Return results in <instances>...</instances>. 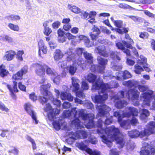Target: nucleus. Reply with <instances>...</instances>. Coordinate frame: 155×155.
<instances>
[{
    "mask_svg": "<svg viewBox=\"0 0 155 155\" xmlns=\"http://www.w3.org/2000/svg\"><path fill=\"white\" fill-rule=\"evenodd\" d=\"M114 25L117 28H120L123 26V21L121 20H116L114 22Z\"/></svg>",
    "mask_w": 155,
    "mask_h": 155,
    "instance_id": "obj_45",
    "label": "nucleus"
},
{
    "mask_svg": "<svg viewBox=\"0 0 155 155\" xmlns=\"http://www.w3.org/2000/svg\"><path fill=\"white\" fill-rule=\"evenodd\" d=\"M123 84L128 87L131 88L135 86L136 84V81L133 80H129L128 81H125L123 83Z\"/></svg>",
    "mask_w": 155,
    "mask_h": 155,
    "instance_id": "obj_33",
    "label": "nucleus"
},
{
    "mask_svg": "<svg viewBox=\"0 0 155 155\" xmlns=\"http://www.w3.org/2000/svg\"><path fill=\"white\" fill-rule=\"evenodd\" d=\"M5 18L7 20L12 21H17L20 19V17L18 15H15L13 14L6 16Z\"/></svg>",
    "mask_w": 155,
    "mask_h": 155,
    "instance_id": "obj_34",
    "label": "nucleus"
},
{
    "mask_svg": "<svg viewBox=\"0 0 155 155\" xmlns=\"http://www.w3.org/2000/svg\"><path fill=\"white\" fill-rule=\"evenodd\" d=\"M68 7L69 10L74 13L80 14L81 13V9L75 5L69 4L68 5Z\"/></svg>",
    "mask_w": 155,
    "mask_h": 155,
    "instance_id": "obj_27",
    "label": "nucleus"
},
{
    "mask_svg": "<svg viewBox=\"0 0 155 155\" xmlns=\"http://www.w3.org/2000/svg\"><path fill=\"white\" fill-rule=\"evenodd\" d=\"M83 55L84 58L88 63L90 64H92L93 63V58L91 54L88 53L87 51H85L83 53Z\"/></svg>",
    "mask_w": 155,
    "mask_h": 155,
    "instance_id": "obj_28",
    "label": "nucleus"
},
{
    "mask_svg": "<svg viewBox=\"0 0 155 155\" xmlns=\"http://www.w3.org/2000/svg\"><path fill=\"white\" fill-rule=\"evenodd\" d=\"M33 67L35 69L36 73L40 76H44L45 70L47 74L50 75L54 74V72L51 68L46 64L42 65L36 63L33 64Z\"/></svg>",
    "mask_w": 155,
    "mask_h": 155,
    "instance_id": "obj_5",
    "label": "nucleus"
},
{
    "mask_svg": "<svg viewBox=\"0 0 155 155\" xmlns=\"http://www.w3.org/2000/svg\"><path fill=\"white\" fill-rule=\"evenodd\" d=\"M71 106V103L68 102H64L62 104L63 107L65 109L69 108Z\"/></svg>",
    "mask_w": 155,
    "mask_h": 155,
    "instance_id": "obj_58",
    "label": "nucleus"
},
{
    "mask_svg": "<svg viewBox=\"0 0 155 155\" xmlns=\"http://www.w3.org/2000/svg\"><path fill=\"white\" fill-rule=\"evenodd\" d=\"M138 88L139 90L141 92H144L147 90L146 87L144 85H138Z\"/></svg>",
    "mask_w": 155,
    "mask_h": 155,
    "instance_id": "obj_62",
    "label": "nucleus"
},
{
    "mask_svg": "<svg viewBox=\"0 0 155 155\" xmlns=\"http://www.w3.org/2000/svg\"><path fill=\"white\" fill-rule=\"evenodd\" d=\"M54 127L57 130H59L61 128V126L58 121H54L52 123Z\"/></svg>",
    "mask_w": 155,
    "mask_h": 155,
    "instance_id": "obj_47",
    "label": "nucleus"
},
{
    "mask_svg": "<svg viewBox=\"0 0 155 155\" xmlns=\"http://www.w3.org/2000/svg\"><path fill=\"white\" fill-rule=\"evenodd\" d=\"M68 70L69 73L71 75H74L76 72L77 68L73 65H70L68 67Z\"/></svg>",
    "mask_w": 155,
    "mask_h": 155,
    "instance_id": "obj_37",
    "label": "nucleus"
},
{
    "mask_svg": "<svg viewBox=\"0 0 155 155\" xmlns=\"http://www.w3.org/2000/svg\"><path fill=\"white\" fill-rule=\"evenodd\" d=\"M146 128L140 132H136L138 136L142 138L144 137H148L150 135L155 134V122L150 121L146 125Z\"/></svg>",
    "mask_w": 155,
    "mask_h": 155,
    "instance_id": "obj_6",
    "label": "nucleus"
},
{
    "mask_svg": "<svg viewBox=\"0 0 155 155\" xmlns=\"http://www.w3.org/2000/svg\"><path fill=\"white\" fill-rule=\"evenodd\" d=\"M103 122L101 119H99L97 123V127L101 129L102 130H104L107 137L111 140H114L116 141L117 144H119V148L123 147L125 143L124 136L120 133L118 128L116 127L114 125H112L104 129L102 128Z\"/></svg>",
    "mask_w": 155,
    "mask_h": 155,
    "instance_id": "obj_1",
    "label": "nucleus"
},
{
    "mask_svg": "<svg viewBox=\"0 0 155 155\" xmlns=\"http://www.w3.org/2000/svg\"><path fill=\"white\" fill-rule=\"evenodd\" d=\"M71 32V33L74 34H77L79 31V29L76 27H74L70 30Z\"/></svg>",
    "mask_w": 155,
    "mask_h": 155,
    "instance_id": "obj_63",
    "label": "nucleus"
},
{
    "mask_svg": "<svg viewBox=\"0 0 155 155\" xmlns=\"http://www.w3.org/2000/svg\"><path fill=\"white\" fill-rule=\"evenodd\" d=\"M31 105L29 103H26L24 104V108L25 110L35 121V124H37L38 123V121L37 120L36 113L31 109Z\"/></svg>",
    "mask_w": 155,
    "mask_h": 155,
    "instance_id": "obj_12",
    "label": "nucleus"
},
{
    "mask_svg": "<svg viewBox=\"0 0 155 155\" xmlns=\"http://www.w3.org/2000/svg\"><path fill=\"white\" fill-rule=\"evenodd\" d=\"M76 107L72 108L71 111L69 110H64L62 114V117L64 118H66L69 117L71 115H73L74 117H77V114L78 112L77 110Z\"/></svg>",
    "mask_w": 155,
    "mask_h": 155,
    "instance_id": "obj_17",
    "label": "nucleus"
},
{
    "mask_svg": "<svg viewBox=\"0 0 155 155\" xmlns=\"http://www.w3.org/2000/svg\"><path fill=\"white\" fill-rule=\"evenodd\" d=\"M0 110L6 112H8L9 109L5 106V104L0 101Z\"/></svg>",
    "mask_w": 155,
    "mask_h": 155,
    "instance_id": "obj_43",
    "label": "nucleus"
},
{
    "mask_svg": "<svg viewBox=\"0 0 155 155\" xmlns=\"http://www.w3.org/2000/svg\"><path fill=\"white\" fill-rule=\"evenodd\" d=\"M26 139L30 141L31 143L33 149L35 150L36 149V145L34 140L30 136H27Z\"/></svg>",
    "mask_w": 155,
    "mask_h": 155,
    "instance_id": "obj_39",
    "label": "nucleus"
},
{
    "mask_svg": "<svg viewBox=\"0 0 155 155\" xmlns=\"http://www.w3.org/2000/svg\"><path fill=\"white\" fill-rule=\"evenodd\" d=\"M116 46L118 49L122 51H123L124 50H125V49L124 45L123 43H122L120 42H117L116 43Z\"/></svg>",
    "mask_w": 155,
    "mask_h": 155,
    "instance_id": "obj_44",
    "label": "nucleus"
},
{
    "mask_svg": "<svg viewBox=\"0 0 155 155\" xmlns=\"http://www.w3.org/2000/svg\"><path fill=\"white\" fill-rule=\"evenodd\" d=\"M52 102L54 104L56 105L57 107H60L61 105V103L60 100L55 99L53 100Z\"/></svg>",
    "mask_w": 155,
    "mask_h": 155,
    "instance_id": "obj_57",
    "label": "nucleus"
},
{
    "mask_svg": "<svg viewBox=\"0 0 155 155\" xmlns=\"http://www.w3.org/2000/svg\"><path fill=\"white\" fill-rule=\"evenodd\" d=\"M61 99L63 100H67L70 101L73 100L74 97L70 93H67L66 92H61L60 94Z\"/></svg>",
    "mask_w": 155,
    "mask_h": 155,
    "instance_id": "obj_23",
    "label": "nucleus"
},
{
    "mask_svg": "<svg viewBox=\"0 0 155 155\" xmlns=\"http://www.w3.org/2000/svg\"><path fill=\"white\" fill-rule=\"evenodd\" d=\"M68 136L69 138L66 140V141L68 143H70L69 140L70 139H71L74 140H75L78 139V130L75 132H71L68 134Z\"/></svg>",
    "mask_w": 155,
    "mask_h": 155,
    "instance_id": "obj_26",
    "label": "nucleus"
},
{
    "mask_svg": "<svg viewBox=\"0 0 155 155\" xmlns=\"http://www.w3.org/2000/svg\"><path fill=\"white\" fill-rule=\"evenodd\" d=\"M108 98V95L107 94H104L103 95H96L94 96L95 102L97 104L103 103Z\"/></svg>",
    "mask_w": 155,
    "mask_h": 155,
    "instance_id": "obj_19",
    "label": "nucleus"
},
{
    "mask_svg": "<svg viewBox=\"0 0 155 155\" xmlns=\"http://www.w3.org/2000/svg\"><path fill=\"white\" fill-rule=\"evenodd\" d=\"M119 86L118 83L114 81H111L108 83H104L102 79L98 78L93 85L95 90H101L102 93H104L107 90L115 88Z\"/></svg>",
    "mask_w": 155,
    "mask_h": 155,
    "instance_id": "obj_4",
    "label": "nucleus"
},
{
    "mask_svg": "<svg viewBox=\"0 0 155 155\" xmlns=\"http://www.w3.org/2000/svg\"><path fill=\"white\" fill-rule=\"evenodd\" d=\"M97 61L98 64L101 65V69H99V72L101 73H104V70L105 69V66L107 64L108 60L107 59L103 58L101 57H99L97 58Z\"/></svg>",
    "mask_w": 155,
    "mask_h": 155,
    "instance_id": "obj_15",
    "label": "nucleus"
},
{
    "mask_svg": "<svg viewBox=\"0 0 155 155\" xmlns=\"http://www.w3.org/2000/svg\"><path fill=\"white\" fill-rule=\"evenodd\" d=\"M71 80L72 85L74 87V90L75 92L79 90L80 87L79 85L77 82L78 80L74 77H72Z\"/></svg>",
    "mask_w": 155,
    "mask_h": 155,
    "instance_id": "obj_31",
    "label": "nucleus"
},
{
    "mask_svg": "<svg viewBox=\"0 0 155 155\" xmlns=\"http://www.w3.org/2000/svg\"><path fill=\"white\" fill-rule=\"evenodd\" d=\"M29 98L32 101H36L37 99V97L35 95L34 92H32L29 95Z\"/></svg>",
    "mask_w": 155,
    "mask_h": 155,
    "instance_id": "obj_59",
    "label": "nucleus"
},
{
    "mask_svg": "<svg viewBox=\"0 0 155 155\" xmlns=\"http://www.w3.org/2000/svg\"><path fill=\"white\" fill-rule=\"evenodd\" d=\"M9 72L6 69V66L3 64L0 65V76L3 78L7 76L9 74Z\"/></svg>",
    "mask_w": 155,
    "mask_h": 155,
    "instance_id": "obj_25",
    "label": "nucleus"
},
{
    "mask_svg": "<svg viewBox=\"0 0 155 155\" xmlns=\"http://www.w3.org/2000/svg\"><path fill=\"white\" fill-rule=\"evenodd\" d=\"M114 102L115 106L118 108L120 109L123 107L125 105L127 104V102L124 100H120L119 98H114Z\"/></svg>",
    "mask_w": 155,
    "mask_h": 155,
    "instance_id": "obj_20",
    "label": "nucleus"
},
{
    "mask_svg": "<svg viewBox=\"0 0 155 155\" xmlns=\"http://www.w3.org/2000/svg\"><path fill=\"white\" fill-rule=\"evenodd\" d=\"M28 72V68L27 66H25L22 68L20 70L13 74L12 79L14 80L13 81L12 86L9 84H6V86L9 91V94L11 97L14 100H16L17 96L16 93L19 91L17 88V82L16 81H21L23 79V75L27 74Z\"/></svg>",
    "mask_w": 155,
    "mask_h": 155,
    "instance_id": "obj_2",
    "label": "nucleus"
},
{
    "mask_svg": "<svg viewBox=\"0 0 155 155\" xmlns=\"http://www.w3.org/2000/svg\"><path fill=\"white\" fill-rule=\"evenodd\" d=\"M153 92L151 91H148L142 94L141 96V100L143 99L144 105L150 106L151 101L153 97Z\"/></svg>",
    "mask_w": 155,
    "mask_h": 155,
    "instance_id": "obj_9",
    "label": "nucleus"
},
{
    "mask_svg": "<svg viewBox=\"0 0 155 155\" xmlns=\"http://www.w3.org/2000/svg\"><path fill=\"white\" fill-rule=\"evenodd\" d=\"M84 142V141L77 144V147L80 150H85L90 155H98L99 154V153L97 152L96 150L92 151L90 148H88L87 145L85 144Z\"/></svg>",
    "mask_w": 155,
    "mask_h": 155,
    "instance_id": "obj_11",
    "label": "nucleus"
},
{
    "mask_svg": "<svg viewBox=\"0 0 155 155\" xmlns=\"http://www.w3.org/2000/svg\"><path fill=\"white\" fill-rule=\"evenodd\" d=\"M140 155H154L155 153V148L149 145L145 148V149L140 151Z\"/></svg>",
    "mask_w": 155,
    "mask_h": 155,
    "instance_id": "obj_14",
    "label": "nucleus"
},
{
    "mask_svg": "<svg viewBox=\"0 0 155 155\" xmlns=\"http://www.w3.org/2000/svg\"><path fill=\"white\" fill-rule=\"evenodd\" d=\"M140 118L141 120H144L150 115V112L147 109H143L139 111Z\"/></svg>",
    "mask_w": 155,
    "mask_h": 155,
    "instance_id": "obj_24",
    "label": "nucleus"
},
{
    "mask_svg": "<svg viewBox=\"0 0 155 155\" xmlns=\"http://www.w3.org/2000/svg\"><path fill=\"white\" fill-rule=\"evenodd\" d=\"M57 33L58 35V36L59 37H64L65 33V32L61 28L59 29L58 30Z\"/></svg>",
    "mask_w": 155,
    "mask_h": 155,
    "instance_id": "obj_56",
    "label": "nucleus"
},
{
    "mask_svg": "<svg viewBox=\"0 0 155 155\" xmlns=\"http://www.w3.org/2000/svg\"><path fill=\"white\" fill-rule=\"evenodd\" d=\"M19 151L17 148L14 147V149L12 150H9L8 152L10 153H13L15 155H18V154Z\"/></svg>",
    "mask_w": 155,
    "mask_h": 155,
    "instance_id": "obj_61",
    "label": "nucleus"
},
{
    "mask_svg": "<svg viewBox=\"0 0 155 155\" xmlns=\"http://www.w3.org/2000/svg\"><path fill=\"white\" fill-rule=\"evenodd\" d=\"M18 87L21 91H26V87L24 85L22 84L21 82H18Z\"/></svg>",
    "mask_w": 155,
    "mask_h": 155,
    "instance_id": "obj_53",
    "label": "nucleus"
},
{
    "mask_svg": "<svg viewBox=\"0 0 155 155\" xmlns=\"http://www.w3.org/2000/svg\"><path fill=\"white\" fill-rule=\"evenodd\" d=\"M78 115L71 122V124L74 125L77 129H81L83 126L81 125V122L78 118L81 117L82 119L84 120H88V122L85 125L86 127L88 129H91L94 126V115L92 114H85L83 109H81L79 111Z\"/></svg>",
    "mask_w": 155,
    "mask_h": 155,
    "instance_id": "obj_3",
    "label": "nucleus"
},
{
    "mask_svg": "<svg viewBox=\"0 0 155 155\" xmlns=\"http://www.w3.org/2000/svg\"><path fill=\"white\" fill-rule=\"evenodd\" d=\"M24 51L23 50L18 51L16 55V58L19 61H22L23 60L22 56L24 54Z\"/></svg>",
    "mask_w": 155,
    "mask_h": 155,
    "instance_id": "obj_40",
    "label": "nucleus"
},
{
    "mask_svg": "<svg viewBox=\"0 0 155 155\" xmlns=\"http://www.w3.org/2000/svg\"><path fill=\"white\" fill-rule=\"evenodd\" d=\"M51 87V84L48 83L46 84L42 85L40 87L41 94L45 96H48L49 92L48 90Z\"/></svg>",
    "mask_w": 155,
    "mask_h": 155,
    "instance_id": "obj_18",
    "label": "nucleus"
},
{
    "mask_svg": "<svg viewBox=\"0 0 155 155\" xmlns=\"http://www.w3.org/2000/svg\"><path fill=\"white\" fill-rule=\"evenodd\" d=\"M8 27L11 30L14 31H18L19 30V28L18 25H15L12 23H9Z\"/></svg>",
    "mask_w": 155,
    "mask_h": 155,
    "instance_id": "obj_36",
    "label": "nucleus"
},
{
    "mask_svg": "<svg viewBox=\"0 0 155 155\" xmlns=\"http://www.w3.org/2000/svg\"><path fill=\"white\" fill-rule=\"evenodd\" d=\"M91 30L92 31L90 33V36L92 40L96 41L101 33L100 30L95 25H94Z\"/></svg>",
    "mask_w": 155,
    "mask_h": 155,
    "instance_id": "obj_16",
    "label": "nucleus"
},
{
    "mask_svg": "<svg viewBox=\"0 0 155 155\" xmlns=\"http://www.w3.org/2000/svg\"><path fill=\"white\" fill-rule=\"evenodd\" d=\"M114 116L116 117H117L118 122H120V121H121V118L122 117V116H121L119 112H114Z\"/></svg>",
    "mask_w": 155,
    "mask_h": 155,
    "instance_id": "obj_52",
    "label": "nucleus"
},
{
    "mask_svg": "<svg viewBox=\"0 0 155 155\" xmlns=\"http://www.w3.org/2000/svg\"><path fill=\"white\" fill-rule=\"evenodd\" d=\"M71 28V25L70 23L64 25L63 28L65 31H68Z\"/></svg>",
    "mask_w": 155,
    "mask_h": 155,
    "instance_id": "obj_49",
    "label": "nucleus"
},
{
    "mask_svg": "<svg viewBox=\"0 0 155 155\" xmlns=\"http://www.w3.org/2000/svg\"><path fill=\"white\" fill-rule=\"evenodd\" d=\"M63 56V54L60 50L56 49L55 50L54 56V58L55 60L58 61L62 58Z\"/></svg>",
    "mask_w": 155,
    "mask_h": 155,
    "instance_id": "obj_32",
    "label": "nucleus"
},
{
    "mask_svg": "<svg viewBox=\"0 0 155 155\" xmlns=\"http://www.w3.org/2000/svg\"><path fill=\"white\" fill-rule=\"evenodd\" d=\"M97 109L98 115L102 117H104L106 115L109 114V112L110 110V108L105 104L98 106Z\"/></svg>",
    "mask_w": 155,
    "mask_h": 155,
    "instance_id": "obj_13",
    "label": "nucleus"
},
{
    "mask_svg": "<svg viewBox=\"0 0 155 155\" xmlns=\"http://www.w3.org/2000/svg\"><path fill=\"white\" fill-rule=\"evenodd\" d=\"M66 37L68 40H72L75 39L76 37L69 32H67L65 34Z\"/></svg>",
    "mask_w": 155,
    "mask_h": 155,
    "instance_id": "obj_51",
    "label": "nucleus"
},
{
    "mask_svg": "<svg viewBox=\"0 0 155 155\" xmlns=\"http://www.w3.org/2000/svg\"><path fill=\"white\" fill-rule=\"evenodd\" d=\"M122 42L124 45V46H125L127 48L130 49L133 48V47L132 45V44L134 43L133 40H131V41H122Z\"/></svg>",
    "mask_w": 155,
    "mask_h": 155,
    "instance_id": "obj_38",
    "label": "nucleus"
},
{
    "mask_svg": "<svg viewBox=\"0 0 155 155\" xmlns=\"http://www.w3.org/2000/svg\"><path fill=\"white\" fill-rule=\"evenodd\" d=\"M95 51L104 57H107L108 56V55L107 51L104 49H102L100 46L96 47L95 49Z\"/></svg>",
    "mask_w": 155,
    "mask_h": 155,
    "instance_id": "obj_29",
    "label": "nucleus"
},
{
    "mask_svg": "<svg viewBox=\"0 0 155 155\" xmlns=\"http://www.w3.org/2000/svg\"><path fill=\"white\" fill-rule=\"evenodd\" d=\"M44 110L46 112L49 111L47 115L48 119L50 121H53L54 118H56V116L58 115L60 113L59 110L57 108L55 109L52 108L51 105L49 103L46 104Z\"/></svg>",
    "mask_w": 155,
    "mask_h": 155,
    "instance_id": "obj_7",
    "label": "nucleus"
},
{
    "mask_svg": "<svg viewBox=\"0 0 155 155\" xmlns=\"http://www.w3.org/2000/svg\"><path fill=\"white\" fill-rule=\"evenodd\" d=\"M38 100L41 104H43L47 102L48 99L44 97L40 96L38 97Z\"/></svg>",
    "mask_w": 155,
    "mask_h": 155,
    "instance_id": "obj_48",
    "label": "nucleus"
},
{
    "mask_svg": "<svg viewBox=\"0 0 155 155\" xmlns=\"http://www.w3.org/2000/svg\"><path fill=\"white\" fill-rule=\"evenodd\" d=\"M16 53L15 51L12 50H9L6 52L3 58L7 61H10L13 59Z\"/></svg>",
    "mask_w": 155,
    "mask_h": 155,
    "instance_id": "obj_21",
    "label": "nucleus"
},
{
    "mask_svg": "<svg viewBox=\"0 0 155 155\" xmlns=\"http://www.w3.org/2000/svg\"><path fill=\"white\" fill-rule=\"evenodd\" d=\"M78 139H85L87 138L88 134L86 131L84 130H78Z\"/></svg>",
    "mask_w": 155,
    "mask_h": 155,
    "instance_id": "obj_30",
    "label": "nucleus"
},
{
    "mask_svg": "<svg viewBox=\"0 0 155 155\" xmlns=\"http://www.w3.org/2000/svg\"><path fill=\"white\" fill-rule=\"evenodd\" d=\"M131 75L130 73L127 71H124L123 74V77L124 79H126L130 78Z\"/></svg>",
    "mask_w": 155,
    "mask_h": 155,
    "instance_id": "obj_46",
    "label": "nucleus"
},
{
    "mask_svg": "<svg viewBox=\"0 0 155 155\" xmlns=\"http://www.w3.org/2000/svg\"><path fill=\"white\" fill-rule=\"evenodd\" d=\"M89 142L92 144H95L97 143L98 141L95 137H91L89 139V140H85L84 142L88 143Z\"/></svg>",
    "mask_w": 155,
    "mask_h": 155,
    "instance_id": "obj_42",
    "label": "nucleus"
},
{
    "mask_svg": "<svg viewBox=\"0 0 155 155\" xmlns=\"http://www.w3.org/2000/svg\"><path fill=\"white\" fill-rule=\"evenodd\" d=\"M52 30L49 27L44 28L43 33L46 36H48L51 33Z\"/></svg>",
    "mask_w": 155,
    "mask_h": 155,
    "instance_id": "obj_50",
    "label": "nucleus"
},
{
    "mask_svg": "<svg viewBox=\"0 0 155 155\" xmlns=\"http://www.w3.org/2000/svg\"><path fill=\"white\" fill-rule=\"evenodd\" d=\"M60 25L61 23L58 21H57L53 23L52 26L53 28L56 29L58 28L60 26Z\"/></svg>",
    "mask_w": 155,
    "mask_h": 155,
    "instance_id": "obj_55",
    "label": "nucleus"
},
{
    "mask_svg": "<svg viewBox=\"0 0 155 155\" xmlns=\"http://www.w3.org/2000/svg\"><path fill=\"white\" fill-rule=\"evenodd\" d=\"M76 93V95L77 96L79 97H83L85 96L83 92L82 91H77L75 92Z\"/></svg>",
    "mask_w": 155,
    "mask_h": 155,
    "instance_id": "obj_64",
    "label": "nucleus"
},
{
    "mask_svg": "<svg viewBox=\"0 0 155 155\" xmlns=\"http://www.w3.org/2000/svg\"><path fill=\"white\" fill-rule=\"evenodd\" d=\"M101 68V66L93 64L91 66L90 70L92 72H94L96 71L97 68Z\"/></svg>",
    "mask_w": 155,
    "mask_h": 155,
    "instance_id": "obj_60",
    "label": "nucleus"
},
{
    "mask_svg": "<svg viewBox=\"0 0 155 155\" xmlns=\"http://www.w3.org/2000/svg\"><path fill=\"white\" fill-rule=\"evenodd\" d=\"M38 45L39 46L38 49V54L39 56H41V48L42 47L45 46L44 44L43 41L42 40H40L38 42Z\"/></svg>",
    "mask_w": 155,
    "mask_h": 155,
    "instance_id": "obj_41",
    "label": "nucleus"
},
{
    "mask_svg": "<svg viewBox=\"0 0 155 155\" xmlns=\"http://www.w3.org/2000/svg\"><path fill=\"white\" fill-rule=\"evenodd\" d=\"M97 78L96 75L92 74H89L87 76V80L90 83H93L95 81H96L97 79L96 80ZM96 82V81H95Z\"/></svg>",
    "mask_w": 155,
    "mask_h": 155,
    "instance_id": "obj_35",
    "label": "nucleus"
},
{
    "mask_svg": "<svg viewBox=\"0 0 155 155\" xmlns=\"http://www.w3.org/2000/svg\"><path fill=\"white\" fill-rule=\"evenodd\" d=\"M81 87L84 90H87L89 88L88 84L85 81L82 82Z\"/></svg>",
    "mask_w": 155,
    "mask_h": 155,
    "instance_id": "obj_54",
    "label": "nucleus"
},
{
    "mask_svg": "<svg viewBox=\"0 0 155 155\" xmlns=\"http://www.w3.org/2000/svg\"><path fill=\"white\" fill-rule=\"evenodd\" d=\"M136 56L137 57V65H136V74H140L141 72L144 71L143 69L139 65L143 66L147 65V58L143 55H140L139 56L138 52L136 51Z\"/></svg>",
    "mask_w": 155,
    "mask_h": 155,
    "instance_id": "obj_8",
    "label": "nucleus"
},
{
    "mask_svg": "<svg viewBox=\"0 0 155 155\" xmlns=\"http://www.w3.org/2000/svg\"><path fill=\"white\" fill-rule=\"evenodd\" d=\"M129 110L128 112L123 113L122 114V117L121 118V121L120 122H118L122 127H124L125 126L127 122L126 120H122V118L124 117H129L131 116L133 117L134 116V113L136 111L135 108L134 107H129Z\"/></svg>",
    "mask_w": 155,
    "mask_h": 155,
    "instance_id": "obj_10",
    "label": "nucleus"
},
{
    "mask_svg": "<svg viewBox=\"0 0 155 155\" xmlns=\"http://www.w3.org/2000/svg\"><path fill=\"white\" fill-rule=\"evenodd\" d=\"M126 97L129 100L133 101L136 99V90L132 89L128 90L126 95Z\"/></svg>",
    "mask_w": 155,
    "mask_h": 155,
    "instance_id": "obj_22",
    "label": "nucleus"
}]
</instances>
